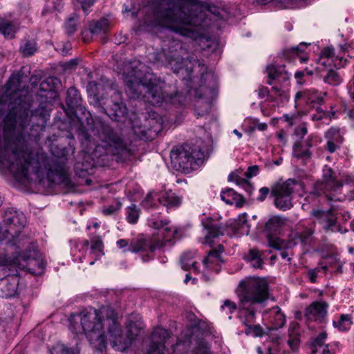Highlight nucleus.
I'll return each instance as SVG.
<instances>
[{"label": "nucleus", "mask_w": 354, "mask_h": 354, "mask_svg": "<svg viewBox=\"0 0 354 354\" xmlns=\"http://www.w3.org/2000/svg\"><path fill=\"white\" fill-rule=\"evenodd\" d=\"M69 322L72 333L78 334L84 332L92 346L101 353L106 348L105 332L109 335L112 348L124 351L131 346L142 329L140 323H131L127 335L124 336L118 314L109 306H102L97 309H85L71 315Z\"/></svg>", "instance_id": "obj_1"}, {"label": "nucleus", "mask_w": 354, "mask_h": 354, "mask_svg": "<svg viewBox=\"0 0 354 354\" xmlns=\"http://www.w3.org/2000/svg\"><path fill=\"white\" fill-rule=\"evenodd\" d=\"M154 11L160 25L194 39L201 35L198 27L209 14L221 17L218 7L199 0H157Z\"/></svg>", "instance_id": "obj_2"}, {"label": "nucleus", "mask_w": 354, "mask_h": 354, "mask_svg": "<svg viewBox=\"0 0 354 354\" xmlns=\"http://www.w3.org/2000/svg\"><path fill=\"white\" fill-rule=\"evenodd\" d=\"M269 295V286L263 278H253L240 282L238 290L239 318L248 327L246 333L262 335L261 327L251 324L255 322L257 313L265 306Z\"/></svg>", "instance_id": "obj_3"}, {"label": "nucleus", "mask_w": 354, "mask_h": 354, "mask_svg": "<svg viewBox=\"0 0 354 354\" xmlns=\"http://www.w3.org/2000/svg\"><path fill=\"white\" fill-rule=\"evenodd\" d=\"M145 65L140 62L131 64L132 71L126 77L127 92L132 97H142L155 106L166 100L160 82L153 79L151 75L142 77Z\"/></svg>", "instance_id": "obj_4"}, {"label": "nucleus", "mask_w": 354, "mask_h": 354, "mask_svg": "<svg viewBox=\"0 0 354 354\" xmlns=\"http://www.w3.org/2000/svg\"><path fill=\"white\" fill-rule=\"evenodd\" d=\"M354 183V177H338L330 168L326 167L324 169L323 181L317 183L312 194H324L330 201H342L346 198H354V192L351 194L342 195V189L344 184Z\"/></svg>", "instance_id": "obj_5"}, {"label": "nucleus", "mask_w": 354, "mask_h": 354, "mask_svg": "<svg viewBox=\"0 0 354 354\" xmlns=\"http://www.w3.org/2000/svg\"><path fill=\"white\" fill-rule=\"evenodd\" d=\"M86 89L88 95L93 97L97 102L103 100L104 91L111 93L114 96V100L106 99L104 102V105L106 106L104 109L107 115L115 121H120L121 118L124 116L127 113V108L122 101L121 93L118 91L109 86H104L94 81L88 82Z\"/></svg>", "instance_id": "obj_6"}, {"label": "nucleus", "mask_w": 354, "mask_h": 354, "mask_svg": "<svg viewBox=\"0 0 354 354\" xmlns=\"http://www.w3.org/2000/svg\"><path fill=\"white\" fill-rule=\"evenodd\" d=\"M203 152L197 145L186 143L174 147L170 154L173 167L179 171L189 173L202 162Z\"/></svg>", "instance_id": "obj_7"}, {"label": "nucleus", "mask_w": 354, "mask_h": 354, "mask_svg": "<svg viewBox=\"0 0 354 354\" xmlns=\"http://www.w3.org/2000/svg\"><path fill=\"white\" fill-rule=\"evenodd\" d=\"M92 133L93 145L95 146L94 153L96 156L113 153V149H117L121 145L120 138L106 124H96Z\"/></svg>", "instance_id": "obj_8"}, {"label": "nucleus", "mask_w": 354, "mask_h": 354, "mask_svg": "<svg viewBox=\"0 0 354 354\" xmlns=\"http://www.w3.org/2000/svg\"><path fill=\"white\" fill-rule=\"evenodd\" d=\"M203 223L207 231L206 242H208V240L211 238H216L223 235L227 232V227H230L234 233L240 235H248L250 233V225L248 223L246 214L239 215L236 219L233 221H228L226 223V227L218 225L211 218H208Z\"/></svg>", "instance_id": "obj_9"}, {"label": "nucleus", "mask_w": 354, "mask_h": 354, "mask_svg": "<svg viewBox=\"0 0 354 354\" xmlns=\"http://www.w3.org/2000/svg\"><path fill=\"white\" fill-rule=\"evenodd\" d=\"M299 189H302L301 183L292 178L274 187L272 193L275 196L276 207L282 210L290 209L292 207V194Z\"/></svg>", "instance_id": "obj_10"}, {"label": "nucleus", "mask_w": 354, "mask_h": 354, "mask_svg": "<svg viewBox=\"0 0 354 354\" xmlns=\"http://www.w3.org/2000/svg\"><path fill=\"white\" fill-rule=\"evenodd\" d=\"M187 54V50L182 43L172 41L169 43L167 49H162V52L159 55L158 59L169 65L174 72H177L183 67L185 60V56Z\"/></svg>", "instance_id": "obj_11"}, {"label": "nucleus", "mask_w": 354, "mask_h": 354, "mask_svg": "<svg viewBox=\"0 0 354 354\" xmlns=\"http://www.w3.org/2000/svg\"><path fill=\"white\" fill-rule=\"evenodd\" d=\"M162 118L156 112H151L149 114L143 124L138 125L136 122H133L132 129L135 135L140 139L152 137L149 133L158 134L162 129Z\"/></svg>", "instance_id": "obj_12"}, {"label": "nucleus", "mask_w": 354, "mask_h": 354, "mask_svg": "<svg viewBox=\"0 0 354 354\" xmlns=\"http://www.w3.org/2000/svg\"><path fill=\"white\" fill-rule=\"evenodd\" d=\"M170 338L167 330L157 327L151 335L147 354H167V346Z\"/></svg>", "instance_id": "obj_13"}, {"label": "nucleus", "mask_w": 354, "mask_h": 354, "mask_svg": "<svg viewBox=\"0 0 354 354\" xmlns=\"http://www.w3.org/2000/svg\"><path fill=\"white\" fill-rule=\"evenodd\" d=\"M346 50L347 47L346 46H340L339 52L335 53L333 48L327 47L322 50L317 64L325 66L333 63L336 68L344 67L347 62L346 59L344 57Z\"/></svg>", "instance_id": "obj_14"}, {"label": "nucleus", "mask_w": 354, "mask_h": 354, "mask_svg": "<svg viewBox=\"0 0 354 354\" xmlns=\"http://www.w3.org/2000/svg\"><path fill=\"white\" fill-rule=\"evenodd\" d=\"M4 221L8 225V228L6 230L7 233L11 237L15 238L19 236L24 227L26 219L21 212H19L14 208H10L5 213Z\"/></svg>", "instance_id": "obj_15"}, {"label": "nucleus", "mask_w": 354, "mask_h": 354, "mask_svg": "<svg viewBox=\"0 0 354 354\" xmlns=\"http://www.w3.org/2000/svg\"><path fill=\"white\" fill-rule=\"evenodd\" d=\"M148 225L159 231V234L162 237L165 241H171L175 239L177 234V229L174 227L169 226V221L163 219L158 215H151L147 220Z\"/></svg>", "instance_id": "obj_16"}, {"label": "nucleus", "mask_w": 354, "mask_h": 354, "mask_svg": "<svg viewBox=\"0 0 354 354\" xmlns=\"http://www.w3.org/2000/svg\"><path fill=\"white\" fill-rule=\"evenodd\" d=\"M312 214L316 218V222L320 224L325 230L335 232L339 230L337 225V218L333 212V208L327 211L313 209Z\"/></svg>", "instance_id": "obj_17"}, {"label": "nucleus", "mask_w": 354, "mask_h": 354, "mask_svg": "<svg viewBox=\"0 0 354 354\" xmlns=\"http://www.w3.org/2000/svg\"><path fill=\"white\" fill-rule=\"evenodd\" d=\"M326 93L323 95L318 93L314 89L297 92L295 96V107L304 104H312L313 107H315V105H320L324 102L323 95H326Z\"/></svg>", "instance_id": "obj_18"}, {"label": "nucleus", "mask_w": 354, "mask_h": 354, "mask_svg": "<svg viewBox=\"0 0 354 354\" xmlns=\"http://www.w3.org/2000/svg\"><path fill=\"white\" fill-rule=\"evenodd\" d=\"M320 142L321 139L319 136L312 135L304 143L296 142L293 146L292 154L297 158H300L304 161L308 160L311 157V153L308 149Z\"/></svg>", "instance_id": "obj_19"}, {"label": "nucleus", "mask_w": 354, "mask_h": 354, "mask_svg": "<svg viewBox=\"0 0 354 354\" xmlns=\"http://www.w3.org/2000/svg\"><path fill=\"white\" fill-rule=\"evenodd\" d=\"M155 250L156 245L152 244L150 241L144 239H137L131 241L129 247L125 250L124 252L130 251L134 253L146 252V257L143 256L142 258V261L145 262L152 259L150 254H152Z\"/></svg>", "instance_id": "obj_20"}, {"label": "nucleus", "mask_w": 354, "mask_h": 354, "mask_svg": "<svg viewBox=\"0 0 354 354\" xmlns=\"http://www.w3.org/2000/svg\"><path fill=\"white\" fill-rule=\"evenodd\" d=\"M19 284V278L11 275L0 279V296L3 298H10L17 293Z\"/></svg>", "instance_id": "obj_21"}, {"label": "nucleus", "mask_w": 354, "mask_h": 354, "mask_svg": "<svg viewBox=\"0 0 354 354\" xmlns=\"http://www.w3.org/2000/svg\"><path fill=\"white\" fill-rule=\"evenodd\" d=\"M269 80L268 83L272 85L274 82L281 84L290 79V75L286 71L283 66H275L270 64L266 68Z\"/></svg>", "instance_id": "obj_22"}, {"label": "nucleus", "mask_w": 354, "mask_h": 354, "mask_svg": "<svg viewBox=\"0 0 354 354\" xmlns=\"http://www.w3.org/2000/svg\"><path fill=\"white\" fill-rule=\"evenodd\" d=\"M328 305L324 301L313 303L306 310V315L309 319L322 321L327 314Z\"/></svg>", "instance_id": "obj_23"}, {"label": "nucleus", "mask_w": 354, "mask_h": 354, "mask_svg": "<svg viewBox=\"0 0 354 354\" xmlns=\"http://www.w3.org/2000/svg\"><path fill=\"white\" fill-rule=\"evenodd\" d=\"M267 313L270 318L272 330H277L285 325L286 322V315L281 312V308L278 306L272 307Z\"/></svg>", "instance_id": "obj_24"}, {"label": "nucleus", "mask_w": 354, "mask_h": 354, "mask_svg": "<svg viewBox=\"0 0 354 354\" xmlns=\"http://www.w3.org/2000/svg\"><path fill=\"white\" fill-rule=\"evenodd\" d=\"M158 201L167 208L176 207L180 204V199L171 191H162L158 194Z\"/></svg>", "instance_id": "obj_25"}, {"label": "nucleus", "mask_w": 354, "mask_h": 354, "mask_svg": "<svg viewBox=\"0 0 354 354\" xmlns=\"http://www.w3.org/2000/svg\"><path fill=\"white\" fill-rule=\"evenodd\" d=\"M18 29L17 21H10L6 18H0V32L6 38L12 39Z\"/></svg>", "instance_id": "obj_26"}, {"label": "nucleus", "mask_w": 354, "mask_h": 354, "mask_svg": "<svg viewBox=\"0 0 354 354\" xmlns=\"http://www.w3.org/2000/svg\"><path fill=\"white\" fill-rule=\"evenodd\" d=\"M221 197L227 204H235L238 207L241 206L243 203V197L231 188L223 191Z\"/></svg>", "instance_id": "obj_27"}, {"label": "nucleus", "mask_w": 354, "mask_h": 354, "mask_svg": "<svg viewBox=\"0 0 354 354\" xmlns=\"http://www.w3.org/2000/svg\"><path fill=\"white\" fill-rule=\"evenodd\" d=\"M109 22L106 18L99 21H94L90 24L89 30L92 35L95 36L104 35L109 29Z\"/></svg>", "instance_id": "obj_28"}, {"label": "nucleus", "mask_w": 354, "mask_h": 354, "mask_svg": "<svg viewBox=\"0 0 354 354\" xmlns=\"http://www.w3.org/2000/svg\"><path fill=\"white\" fill-rule=\"evenodd\" d=\"M24 86L21 85L19 74L12 75L5 86L6 93L9 96H13L19 92Z\"/></svg>", "instance_id": "obj_29"}, {"label": "nucleus", "mask_w": 354, "mask_h": 354, "mask_svg": "<svg viewBox=\"0 0 354 354\" xmlns=\"http://www.w3.org/2000/svg\"><path fill=\"white\" fill-rule=\"evenodd\" d=\"M262 253L256 248L249 250L244 259L254 268H261L263 264Z\"/></svg>", "instance_id": "obj_30"}, {"label": "nucleus", "mask_w": 354, "mask_h": 354, "mask_svg": "<svg viewBox=\"0 0 354 354\" xmlns=\"http://www.w3.org/2000/svg\"><path fill=\"white\" fill-rule=\"evenodd\" d=\"M310 44V43L301 42L297 46H294L287 50L286 55H292L294 57H298L301 63L306 62L308 60V56L304 55V48L307 47Z\"/></svg>", "instance_id": "obj_31"}, {"label": "nucleus", "mask_w": 354, "mask_h": 354, "mask_svg": "<svg viewBox=\"0 0 354 354\" xmlns=\"http://www.w3.org/2000/svg\"><path fill=\"white\" fill-rule=\"evenodd\" d=\"M194 252H185L180 258L182 268L185 270H188L190 268H193L194 270H197L196 262L194 261Z\"/></svg>", "instance_id": "obj_32"}, {"label": "nucleus", "mask_w": 354, "mask_h": 354, "mask_svg": "<svg viewBox=\"0 0 354 354\" xmlns=\"http://www.w3.org/2000/svg\"><path fill=\"white\" fill-rule=\"evenodd\" d=\"M324 82L332 86H337L341 84L342 79L338 72L334 70H328L323 77Z\"/></svg>", "instance_id": "obj_33"}, {"label": "nucleus", "mask_w": 354, "mask_h": 354, "mask_svg": "<svg viewBox=\"0 0 354 354\" xmlns=\"http://www.w3.org/2000/svg\"><path fill=\"white\" fill-rule=\"evenodd\" d=\"M127 220L131 224L138 222L140 217V209L135 204H131L126 209Z\"/></svg>", "instance_id": "obj_34"}, {"label": "nucleus", "mask_w": 354, "mask_h": 354, "mask_svg": "<svg viewBox=\"0 0 354 354\" xmlns=\"http://www.w3.org/2000/svg\"><path fill=\"white\" fill-rule=\"evenodd\" d=\"M327 140L341 145L344 138L339 129L331 127L326 133Z\"/></svg>", "instance_id": "obj_35"}, {"label": "nucleus", "mask_w": 354, "mask_h": 354, "mask_svg": "<svg viewBox=\"0 0 354 354\" xmlns=\"http://www.w3.org/2000/svg\"><path fill=\"white\" fill-rule=\"evenodd\" d=\"M351 323V317L348 315H342L337 321H333V326L339 330L345 331L350 328Z\"/></svg>", "instance_id": "obj_36"}, {"label": "nucleus", "mask_w": 354, "mask_h": 354, "mask_svg": "<svg viewBox=\"0 0 354 354\" xmlns=\"http://www.w3.org/2000/svg\"><path fill=\"white\" fill-rule=\"evenodd\" d=\"M91 249L95 260L100 259L102 256L104 255L103 242L99 238L91 241Z\"/></svg>", "instance_id": "obj_37"}, {"label": "nucleus", "mask_w": 354, "mask_h": 354, "mask_svg": "<svg viewBox=\"0 0 354 354\" xmlns=\"http://www.w3.org/2000/svg\"><path fill=\"white\" fill-rule=\"evenodd\" d=\"M20 50L25 56L33 55L37 50L35 41L33 40L25 41L21 44Z\"/></svg>", "instance_id": "obj_38"}, {"label": "nucleus", "mask_w": 354, "mask_h": 354, "mask_svg": "<svg viewBox=\"0 0 354 354\" xmlns=\"http://www.w3.org/2000/svg\"><path fill=\"white\" fill-rule=\"evenodd\" d=\"M77 22L78 16L76 14H73L71 17L68 18L64 25L68 35H73L77 30Z\"/></svg>", "instance_id": "obj_39"}, {"label": "nucleus", "mask_w": 354, "mask_h": 354, "mask_svg": "<svg viewBox=\"0 0 354 354\" xmlns=\"http://www.w3.org/2000/svg\"><path fill=\"white\" fill-rule=\"evenodd\" d=\"M80 96L78 91L74 88H70L67 91L66 102L70 106H75L79 103Z\"/></svg>", "instance_id": "obj_40"}, {"label": "nucleus", "mask_w": 354, "mask_h": 354, "mask_svg": "<svg viewBox=\"0 0 354 354\" xmlns=\"http://www.w3.org/2000/svg\"><path fill=\"white\" fill-rule=\"evenodd\" d=\"M268 244L270 247L277 250H283L288 248V243L277 236H269Z\"/></svg>", "instance_id": "obj_41"}, {"label": "nucleus", "mask_w": 354, "mask_h": 354, "mask_svg": "<svg viewBox=\"0 0 354 354\" xmlns=\"http://www.w3.org/2000/svg\"><path fill=\"white\" fill-rule=\"evenodd\" d=\"M327 335L325 332L321 333L312 343V353L315 354L318 352L319 348L324 346Z\"/></svg>", "instance_id": "obj_42"}, {"label": "nucleus", "mask_w": 354, "mask_h": 354, "mask_svg": "<svg viewBox=\"0 0 354 354\" xmlns=\"http://www.w3.org/2000/svg\"><path fill=\"white\" fill-rule=\"evenodd\" d=\"M51 354H77L74 349L69 348L62 344H57L52 349Z\"/></svg>", "instance_id": "obj_43"}, {"label": "nucleus", "mask_w": 354, "mask_h": 354, "mask_svg": "<svg viewBox=\"0 0 354 354\" xmlns=\"http://www.w3.org/2000/svg\"><path fill=\"white\" fill-rule=\"evenodd\" d=\"M221 253L219 251L213 250L209 252L208 256L203 259V263L208 267L209 263H216L220 260Z\"/></svg>", "instance_id": "obj_44"}, {"label": "nucleus", "mask_w": 354, "mask_h": 354, "mask_svg": "<svg viewBox=\"0 0 354 354\" xmlns=\"http://www.w3.org/2000/svg\"><path fill=\"white\" fill-rule=\"evenodd\" d=\"M238 308L236 304L230 299H225L223 302V304L221 305V309L223 311H226L230 314L235 312Z\"/></svg>", "instance_id": "obj_45"}, {"label": "nucleus", "mask_w": 354, "mask_h": 354, "mask_svg": "<svg viewBox=\"0 0 354 354\" xmlns=\"http://www.w3.org/2000/svg\"><path fill=\"white\" fill-rule=\"evenodd\" d=\"M313 234V231L311 229L306 228L302 232L299 233L297 237L301 243L308 244L310 242Z\"/></svg>", "instance_id": "obj_46"}, {"label": "nucleus", "mask_w": 354, "mask_h": 354, "mask_svg": "<svg viewBox=\"0 0 354 354\" xmlns=\"http://www.w3.org/2000/svg\"><path fill=\"white\" fill-rule=\"evenodd\" d=\"M54 80L53 78H48L43 81L39 85V90L41 92H51L53 91Z\"/></svg>", "instance_id": "obj_47"}, {"label": "nucleus", "mask_w": 354, "mask_h": 354, "mask_svg": "<svg viewBox=\"0 0 354 354\" xmlns=\"http://www.w3.org/2000/svg\"><path fill=\"white\" fill-rule=\"evenodd\" d=\"M283 224V221L279 217H274L270 218L266 223V228L268 230H276L280 227Z\"/></svg>", "instance_id": "obj_48"}, {"label": "nucleus", "mask_w": 354, "mask_h": 354, "mask_svg": "<svg viewBox=\"0 0 354 354\" xmlns=\"http://www.w3.org/2000/svg\"><path fill=\"white\" fill-rule=\"evenodd\" d=\"M288 343L292 350H297L299 344V333L294 335L292 333H290Z\"/></svg>", "instance_id": "obj_49"}, {"label": "nucleus", "mask_w": 354, "mask_h": 354, "mask_svg": "<svg viewBox=\"0 0 354 354\" xmlns=\"http://www.w3.org/2000/svg\"><path fill=\"white\" fill-rule=\"evenodd\" d=\"M121 208V203L116 202L115 204L109 205L103 209V213L106 215L113 214Z\"/></svg>", "instance_id": "obj_50"}, {"label": "nucleus", "mask_w": 354, "mask_h": 354, "mask_svg": "<svg viewBox=\"0 0 354 354\" xmlns=\"http://www.w3.org/2000/svg\"><path fill=\"white\" fill-rule=\"evenodd\" d=\"M259 173V167L257 165L250 166L248 168L247 171L245 173V175L247 178H250L253 176H255Z\"/></svg>", "instance_id": "obj_51"}, {"label": "nucleus", "mask_w": 354, "mask_h": 354, "mask_svg": "<svg viewBox=\"0 0 354 354\" xmlns=\"http://www.w3.org/2000/svg\"><path fill=\"white\" fill-rule=\"evenodd\" d=\"M320 272L319 268H316L315 269H310L307 272V276L312 283L316 282V279L317 277V273Z\"/></svg>", "instance_id": "obj_52"}, {"label": "nucleus", "mask_w": 354, "mask_h": 354, "mask_svg": "<svg viewBox=\"0 0 354 354\" xmlns=\"http://www.w3.org/2000/svg\"><path fill=\"white\" fill-rule=\"evenodd\" d=\"M316 111L317 113L316 114H312L311 117L313 120H322L326 115V113L322 110V109L317 106L316 107Z\"/></svg>", "instance_id": "obj_53"}, {"label": "nucleus", "mask_w": 354, "mask_h": 354, "mask_svg": "<svg viewBox=\"0 0 354 354\" xmlns=\"http://www.w3.org/2000/svg\"><path fill=\"white\" fill-rule=\"evenodd\" d=\"M307 132V128L304 125L297 127L295 130V135L300 138H303L306 135Z\"/></svg>", "instance_id": "obj_54"}, {"label": "nucleus", "mask_w": 354, "mask_h": 354, "mask_svg": "<svg viewBox=\"0 0 354 354\" xmlns=\"http://www.w3.org/2000/svg\"><path fill=\"white\" fill-rule=\"evenodd\" d=\"M194 354H211L209 348L207 344H200Z\"/></svg>", "instance_id": "obj_55"}, {"label": "nucleus", "mask_w": 354, "mask_h": 354, "mask_svg": "<svg viewBox=\"0 0 354 354\" xmlns=\"http://www.w3.org/2000/svg\"><path fill=\"white\" fill-rule=\"evenodd\" d=\"M340 146L339 144H337L336 142H333L332 141L327 140L326 145V149L330 153H333L336 151L337 148H339Z\"/></svg>", "instance_id": "obj_56"}, {"label": "nucleus", "mask_w": 354, "mask_h": 354, "mask_svg": "<svg viewBox=\"0 0 354 354\" xmlns=\"http://www.w3.org/2000/svg\"><path fill=\"white\" fill-rule=\"evenodd\" d=\"M269 189L268 187H261L259 190V196L257 197V200L260 201H263L268 194H269Z\"/></svg>", "instance_id": "obj_57"}, {"label": "nucleus", "mask_w": 354, "mask_h": 354, "mask_svg": "<svg viewBox=\"0 0 354 354\" xmlns=\"http://www.w3.org/2000/svg\"><path fill=\"white\" fill-rule=\"evenodd\" d=\"M228 180L230 181H234L236 184H240L242 181H243V179L241 178L238 175H236L235 173H231L228 176Z\"/></svg>", "instance_id": "obj_58"}, {"label": "nucleus", "mask_w": 354, "mask_h": 354, "mask_svg": "<svg viewBox=\"0 0 354 354\" xmlns=\"http://www.w3.org/2000/svg\"><path fill=\"white\" fill-rule=\"evenodd\" d=\"M10 258L4 252H0V266H6L8 263Z\"/></svg>", "instance_id": "obj_59"}, {"label": "nucleus", "mask_w": 354, "mask_h": 354, "mask_svg": "<svg viewBox=\"0 0 354 354\" xmlns=\"http://www.w3.org/2000/svg\"><path fill=\"white\" fill-rule=\"evenodd\" d=\"M305 76V71H297L295 74V77L297 80V82L299 84H302L304 81L302 80L303 77Z\"/></svg>", "instance_id": "obj_60"}, {"label": "nucleus", "mask_w": 354, "mask_h": 354, "mask_svg": "<svg viewBox=\"0 0 354 354\" xmlns=\"http://www.w3.org/2000/svg\"><path fill=\"white\" fill-rule=\"evenodd\" d=\"M283 118L289 123L290 125H293L295 124V120L297 118V116L295 115H284Z\"/></svg>", "instance_id": "obj_61"}, {"label": "nucleus", "mask_w": 354, "mask_h": 354, "mask_svg": "<svg viewBox=\"0 0 354 354\" xmlns=\"http://www.w3.org/2000/svg\"><path fill=\"white\" fill-rule=\"evenodd\" d=\"M269 93H270L269 89L266 86H263L259 89V96L261 98H263L266 96H268Z\"/></svg>", "instance_id": "obj_62"}, {"label": "nucleus", "mask_w": 354, "mask_h": 354, "mask_svg": "<svg viewBox=\"0 0 354 354\" xmlns=\"http://www.w3.org/2000/svg\"><path fill=\"white\" fill-rule=\"evenodd\" d=\"M272 90L274 91L276 93L279 94V95L281 97H286V93L282 91L281 87L277 85H274L272 87Z\"/></svg>", "instance_id": "obj_63"}, {"label": "nucleus", "mask_w": 354, "mask_h": 354, "mask_svg": "<svg viewBox=\"0 0 354 354\" xmlns=\"http://www.w3.org/2000/svg\"><path fill=\"white\" fill-rule=\"evenodd\" d=\"M348 88L350 96L354 101V79L351 82H350V83L348 85Z\"/></svg>", "instance_id": "obj_64"}]
</instances>
